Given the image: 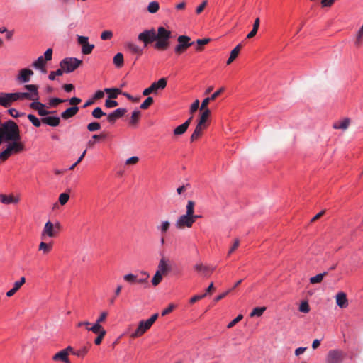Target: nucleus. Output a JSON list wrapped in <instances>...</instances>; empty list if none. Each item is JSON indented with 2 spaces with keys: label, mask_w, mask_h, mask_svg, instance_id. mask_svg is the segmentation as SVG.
<instances>
[{
  "label": "nucleus",
  "mask_w": 363,
  "mask_h": 363,
  "mask_svg": "<svg viewBox=\"0 0 363 363\" xmlns=\"http://www.w3.org/2000/svg\"><path fill=\"white\" fill-rule=\"evenodd\" d=\"M266 311V307H257L255 308L250 313V317L261 316L263 313Z\"/></svg>",
  "instance_id": "nucleus-39"
},
{
  "label": "nucleus",
  "mask_w": 363,
  "mask_h": 363,
  "mask_svg": "<svg viewBox=\"0 0 363 363\" xmlns=\"http://www.w3.org/2000/svg\"><path fill=\"white\" fill-rule=\"evenodd\" d=\"M77 43L82 45V52L84 55L90 54L94 48V45L89 44V38L86 36L77 35Z\"/></svg>",
  "instance_id": "nucleus-10"
},
{
  "label": "nucleus",
  "mask_w": 363,
  "mask_h": 363,
  "mask_svg": "<svg viewBox=\"0 0 363 363\" xmlns=\"http://www.w3.org/2000/svg\"><path fill=\"white\" fill-rule=\"evenodd\" d=\"M6 148L0 152V161L4 162L12 155L21 152L25 149V145L21 140L7 141Z\"/></svg>",
  "instance_id": "nucleus-3"
},
{
  "label": "nucleus",
  "mask_w": 363,
  "mask_h": 363,
  "mask_svg": "<svg viewBox=\"0 0 363 363\" xmlns=\"http://www.w3.org/2000/svg\"><path fill=\"white\" fill-rule=\"evenodd\" d=\"M65 101H66V100L61 99L59 98H52L49 100L48 104L50 107H56L60 104L65 102Z\"/></svg>",
  "instance_id": "nucleus-47"
},
{
  "label": "nucleus",
  "mask_w": 363,
  "mask_h": 363,
  "mask_svg": "<svg viewBox=\"0 0 363 363\" xmlns=\"http://www.w3.org/2000/svg\"><path fill=\"white\" fill-rule=\"evenodd\" d=\"M152 325L148 320L140 321L136 330L131 335V337L135 338L143 335L147 330H149Z\"/></svg>",
  "instance_id": "nucleus-12"
},
{
  "label": "nucleus",
  "mask_w": 363,
  "mask_h": 363,
  "mask_svg": "<svg viewBox=\"0 0 363 363\" xmlns=\"http://www.w3.org/2000/svg\"><path fill=\"white\" fill-rule=\"evenodd\" d=\"M328 275L327 272L320 273L314 277L310 278V283L312 284L320 283L323 278Z\"/></svg>",
  "instance_id": "nucleus-31"
},
{
  "label": "nucleus",
  "mask_w": 363,
  "mask_h": 363,
  "mask_svg": "<svg viewBox=\"0 0 363 363\" xmlns=\"http://www.w3.org/2000/svg\"><path fill=\"white\" fill-rule=\"evenodd\" d=\"M126 112L127 110L125 108H117L114 111L108 115L107 120L111 123H114L117 119L123 117Z\"/></svg>",
  "instance_id": "nucleus-15"
},
{
  "label": "nucleus",
  "mask_w": 363,
  "mask_h": 363,
  "mask_svg": "<svg viewBox=\"0 0 363 363\" xmlns=\"http://www.w3.org/2000/svg\"><path fill=\"white\" fill-rule=\"evenodd\" d=\"M177 41L178 44L174 48V51L177 55L183 53L194 43L191 42V38L187 35H179L177 38Z\"/></svg>",
  "instance_id": "nucleus-9"
},
{
  "label": "nucleus",
  "mask_w": 363,
  "mask_h": 363,
  "mask_svg": "<svg viewBox=\"0 0 363 363\" xmlns=\"http://www.w3.org/2000/svg\"><path fill=\"white\" fill-rule=\"evenodd\" d=\"M88 352V348L86 347H83L80 348L79 350L72 352V354L74 355H76L77 357H84L86 353Z\"/></svg>",
  "instance_id": "nucleus-50"
},
{
  "label": "nucleus",
  "mask_w": 363,
  "mask_h": 363,
  "mask_svg": "<svg viewBox=\"0 0 363 363\" xmlns=\"http://www.w3.org/2000/svg\"><path fill=\"white\" fill-rule=\"evenodd\" d=\"M345 357L346 353L342 350H330L327 353L325 363H342Z\"/></svg>",
  "instance_id": "nucleus-6"
},
{
  "label": "nucleus",
  "mask_w": 363,
  "mask_h": 363,
  "mask_svg": "<svg viewBox=\"0 0 363 363\" xmlns=\"http://www.w3.org/2000/svg\"><path fill=\"white\" fill-rule=\"evenodd\" d=\"M30 108L36 111L40 116H46L49 114L55 113V111H47L45 108V105L37 101H33L30 104Z\"/></svg>",
  "instance_id": "nucleus-11"
},
{
  "label": "nucleus",
  "mask_w": 363,
  "mask_h": 363,
  "mask_svg": "<svg viewBox=\"0 0 363 363\" xmlns=\"http://www.w3.org/2000/svg\"><path fill=\"white\" fill-rule=\"evenodd\" d=\"M350 122V121L349 118H345L342 121L335 122L333 124V127L335 129H342L343 130H345L348 128Z\"/></svg>",
  "instance_id": "nucleus-27"
},
{
  "label": "nucleus",
  "mask_w": 363,
  "mask_h": 363,
  "mask_svg": "<svg viewBox=\"0 0 363 363\" xmlns=\"http://www.w3.org/2000/svg\"><path fill=\"white\" fill-rule=\"evenodd\" d=\"M0 135L6 142L21 139L18 125L11 120L0 125Z\"/></svg>",
  "instance_id": "nucleus-2"
},
{
  "label": "nucleus",
  "mask_w": 363,
  "mask_h": 363,
  "mask_svg": "<svg viewBox=\"0 0 363 363\" xmlns=\"http://www.w3.org/2000/svg\"><path fill=\"white\" fill-rule=\"evenodd\" d=\"M79 111V107L77 106H72L66 109L61 113V117L65 119H69L73 116H74L77 112Z\"/></svg>",
  "instance_id": "nucleus-22"
},
{
  "label": "nucleus",
  "mask_w": 363,
  "mask_h": 363,
  "mask_svg": "<svg viewBox=\"0 0 363 363\" xmlns=\"http://www.w3.org/2000/svg\"><path fill=\"white\" fill-rule=\"evenodd\" d=\"M105 106L107 108H113L118 106V102L114 100L107 99L105 102Z\"/></svg>",
  "instance_id": "nucleus-62"
},
{
  "label": "nucleus",
  "mask_w": 363,
  "mask_h": 363,
  "mask_svg": "<svg viewBox=\"0 0 363 363\" xmlns=\"http://www.w3.org/2000/svg\"><path fill=\"white\" fill-rule=\"evenodd\" d=\"M24 88L29 91V92H16L13 93L14 96V101L18 99H28L31 101H37L39 99L38 95V86L35 84H28L25 85Z\"/></svg>",
  "instance_id": "nucleus-4"
},
{
  "label": "nucleus",
  "mask_w": 363,
  "mask_h": 363,
  "mask_svg": "<svg viewBox=\"0 0 363 363\" xmlns=\"http://www.w3.org/2000/svg\"><path fill=\"white\" fill-rule=\"evenodd\" d=\"M141 116V113L140 111H134L133 113H132V116H131V118H130V123L131 125H135L136 123H138L139 119H140V117Z\"/></svg>",
  "instance_id": "nucleus-38"
},
{
  "label": "nucleus",
  "mask_w": 363,
  "mask_h": 363,
  "mask_svg": "<svg viewBox=\"0 0 363 363\" xmlns=\"http://www.w3.org/2000/svg\"><path fill=\"white\" fill-rule=\"evenodd\" d=\"M336 303L341 308H345L347 306V298L345 293L340 292L336 295Z\"/></svg>",
  "instance_id": "nucleus-21"
},
{
  "label": "nucleus",
  "mask_w": 363,
  "mask_h": 363,
  "mask_svg": "<svg viewBox=\"0 0 363 363\" xmlns=\"http://www.w3.org/2000/svg\"><path fill=\"white\" fill-rule=\"evenodd\" d=\"M86 150H84L82 154L80 155V157L78 158V160H76V162L74 163L70 167H69V170H73L74 169V168L77 167V165L78 164H79L82 160H83V158L84 157L85 155H86Z\"/></svg>",
  "instance_id": "nucleus-58"
},
{
  "label": "nucleus",
  "mask_w": 363,
  "mask_h": 363,
  "mask_svg": "<svg viewBox=\"0 0 363 363\" xmlns=\"http://www.w3.org/2000/svg\"><path fill=\"white\" fill-rule=\"evenodd\" d=\"M43 123L48 125L52 127L58 126L60 123V118L57 116H43L41 118Z\"/></svg>",
  "instance_id": "nucleus-18"
},
{
  "label": "nucleus",
  "mask_w": 363,
  "mask_h": 363,
  "mask_svg": "<svg viewBox=\"0 0 363 363\" xmlns=\"http://www.w3.org/2000/svg\"><path fill=\"white\" fill-rule=\"evenodd\" d=\"M167 79L163 77L157 82H153L149 87L145 89L143 91V96H149L151 94H157L159 90H162L167 86Z\"/></svg>",
  "instance_id": "nucleus-7"
},
{
  "label": "nucleus",
  "mask_w": 363,
  "mask_h": 363,
  "mask_svg": "<svg viewBox=\"0 0 363 363\" xmlns=\"http://www.w3.org/2000/svg\"><path fill=\"white\" fill-rule=\"evenodd\" d=\"M242 47V44L240 43L231 51L230 57L227 60V65H230L237 58Z\"/></svg>",
  "instance_id": "nucleus-26"
},
{
  "label": "nucleus",
  "mask_w": 363,
  "mask_h": 363,
  "mask_svg": "<svg viewBox=\"0 0 363 363\" xmlns=\"http://www.w3.org/2000/svg\"><path fill=\"white\" fill-rule=\"evenodd\" d=\"M194 269L201 273L203 276L207 277L208 273L211 272L213 269H210L209 267L203 265L202 263H198L195 264Z\"/></svg>",
  "instance_id": "nucleus-24"
},
{
  "label": "nucleus",
  "mask_w": 363,
  "mask_h": 363,
  "mask_svg": "<svg viewBox=\"0 0 363 363\" xmlns=\"http://www.w3.org/2000/svg\"><path fill=\"white\" fill-rule=\"evenodd\" d=\"M65 71L62 67L60 69H57L56 71L51 72L48 76V79L50 80H55L56 76H62Z\"/></svg>",
  "instance_id": "nucleus-45"
},
{
  "label": "nucleus",
  "mask_w": 363,
  "mask_h": 363,
  "mask_svg": "<svg viewBox=\"0 0 363 363\" xmlns=\"http://www.w3.org/2000/svg\"><path fill=\"white\" fill-rule=\"evenodd\" d=\"M194 206L195 202L193 201H188L186 204V211L185 215L191 216H197V215L194 214Z\"/></svg>",
  "instance_id": "nucleus-33"
},
{
  "label": "nucleus",
  "mask_w": 363,
  "mask_h": 363,
  "mask_svg": "<svg viewBox=\"0 0 363 363\" xmlns=\"http://www.w3.org/2000/svg\"><path fill=\"white\" fill-rule=\"evenodd\" d=\"M33 75V72L30 69H22L20 70L17 77V80L21 83H26L30 81V77Z\"/></svg>",
  "instance_id": "nucleus-16"
},
{
  "label": "nucleus",
  "mask_w": 363,
  "mask_h": 363,
  "mask_svg": "<svg viewBox=\"0 0 363 363\" xmlns=\"http://www.w3.org/2000/svg\"><path fill=\"white\" fill-rule=\"evenodd\" d=\"M52 360L54 361H62L65 363H70V361L68 358V353L65 350H61L56 353L52 357Z\"/></svg>",
  "instance_id": "nucleus-23"
},
{
  "label": "nucleus",
  "mask_w": 363,
  "mask_h": 363,
  "mask_svg": "<svg viewBox=\"0 0 363 363\" xmlns=\"http://www.w3.org/2000/svg\"><path fill=\"white\" fill-rule=\"evenodd\" d=\"M172 38L170 30L163 26H160L156 32L155 29L146 30L138 35V40L144 43V46L157 41L155 48L160 50H165L169 46V39Z\"/></svg>",
  "instance_id": "nucleus-1"
},
{
  "label": "nucleus",
  "mask_w": 363,
  "mask_h": 363,
  "mask_svg": "<svg viewBox=\"0 0 363 363\" xmlns=\"http://www.w3.org/2000/svg\"><path fill=\"white\" fill-rule=\"evenodd\" d=\"M9 114H10L12 117H13V118H18V117H20V116H23V115H24V113L18 112V111L16 109H15V108H10V109L9 110Z\"/></svg>",
  "instance_id": "nucleus-60"
},
{
  "label": "nucleus",
  "mask_w": 363,
  "mask_h": 363,
  "mask_svg": "<svg viewBox=\"0 0 363 363\" xmlns=\"http://www.w3.org/2000/svg\"><path fill=\"white\" fill-rule=\"evenodd\" d=\"M19 201V199L15 197L13 195H6L4 194H0V202L4 204H11V203H17Z\"/></svg>",
  "instance_id": "nucleus-20"
},
{
  "label": "nucleus",
  "mask_w": 363,
  "mask_h": 363,
  "mask_svg": "<svg viewBox=\"0 0 363 363\" xmlns=\"http://www.w3.org/2000/svg\"><path fill=\"white\" fill-rule=\"evenodd\" d=\"M362 40H363V33L358 32L357 34L355 45L358 47L360 46L362 43Z\"/></svg>",
  "instance_id": "nucleus-64"
},
{
  "label": "nucleus",
  "mask_w": 363,
  "mask_h": 363,
  "mask_svg": "<svg viewBox=\"0 0 363 363\" xmlns=\"http://www.w3.org/2000/svg\"><path fill=\"white\" fill-rule=\"evenodd\" d=\"M162 274L159 273L158 272H156L155 274L154 275L152 279V284L154 286H157L162 280Z\"/></svg>",
  "instance_id": "nucleus-44"
},
{
  "label": "nucleus",
  "mask_w": 363,
  "mask_h": 363,
  "mask_svg": "<svg viewBox=\"0 0 363 363\" xmlns=\"http://www.w3.org/2000/svg\"><path fill=\"white\" fill-rule=\"evenodd\" d=\"M108 315V313L106 311H104L101 313L100 316L96 320V323L101 325V323L104 322L106 317Z\"/></svg>",
  "instance_id": "nucleus-63"
},
{
  "label": "nucleus",
  "mask_w": 363,
  "mask_h": 363,
  "mask_svg": "<svg viewBox=\"0 0 363 363\" xmlns=\"http://www.w3.org/2000/svg\"><path fill=\"white\" fill-rule=\"evenodd\" d=\"M82 60L77 58L67 57L60 62V66L62 67V69H63L65 72L69 73L77 69L79 66L82 65Z\"/></svg>",
  "instance_id": "nucleus-5"
},
{
  "label": "nucleus",
  "mask_w": 363,
  "mask_h": 363,
  "mask_svg": "<svg viewBox=\"0 0 363 363\" xmlns=\"http://www.w3.org/2000/svg\"><path fill=\"white\" fill-rule=\"evenodd\" d=\"M196 219L197 216H191L184 214L178 218L175 223V226L178 229L189 228L192 227Z\"/></svg>",
  "instance_id": "nucleus-8"
},
{
  "label": "nucleus",
  "mask_w": 363,
  "mask_h": 363,
  "mask_svg": "<svg viewBox=\"0 0 363 363\" xmlns=\"http://www.w3.org/2000/svg\"><path fill=\"white\" fill-rule=\"evenodd\" d=\"M206 128V127H204L203 125H201L200 124H197L194 133L191 135V142H194L198 140L202 135L203 130Z\"/></svg>",
  "instance_id": "nucleus-25"
},
{
  "label": "nucleus",
  "mask_w": 363,
  "mask_h": 363,
  "mask_svg": "<svg viewBox=\"0 0 363 363\" xmlns=\"http://www.w3.org/2000/svg\"><path fill=\"white\" fill-rule=\"evenodd\" d=\"M104 91L108 94L109 99H116L118 94H122L121 90L117 88H106L104 89Z\"/></svg>",
  "instance_id": "nucleus-29"
},
{
  "label": "nucleus",
  "mask_w": 363,
  "mask_h": 363,
  "mask_svg": "<svg viewBox=\"0 0 363 363\" xmlns=\"http://www.w3.org/2000/svg\"><path fill=\"white\" fill-rule=\"evenodd\" d=\"M27 117L35 127L38 128L40 126L42 121L41 120H39L36 116L33 114H28Z\"/></svg>",
  "instance_id": "nucleus-41"
},
{
  "label": "nucleus",
  "mask_w": 363,
  "mask_h": 363,
  "mask_svg": "<svg viewBox=\"0 0 363 363\" xmlns=\"http://www.w3.org/2000/svg\"><path fill=\"white\" fill-rule=\"evenodd\" d=\"M106 333V330H103L100 333V334L98 335V336L96 337V339L94 340V343L96 345H99L101 343Z\"/></svg>",
  "instance_id": "nucleus-56"
},
{
  "label": "nucleus",
  "mask_w": 363,
  "mask_h": 363,
  "mask_svg": "<svg viewBox=\"0 0 363 363\" xmlns=\"http://www.w3.org/2000/svg\"><path fill=\"white\" fill-rule=\"evenodd\" d=\"M243 318V315L240 314L235 319H233L231 322H230L228 325V328H231L235 326L238 322H240Z\"/></svg>",
  "instance_id": "nucleus-54"
},
{
  "label": "nucleus",
  "mask_w": 363,
  "mask_h": 363,
  "mask_svg": "<svg viewBox=\"0 0 363 363\" xmlns=\"http://www.w3.org/2000/svg\"><path fill=\"white\" fill-rule=\"evenodd\" d=\"M21 287L19 286V284H16V282L14 283V285H13V289H11V290H9V291H7L6 293V296L8 297H11L12 296H13L15 294V293L20 289Z\"/></svg>",
  "instance_id": "nucleus-57"
},
{
  "label": "nucleus",
  "mask_w": 363,
  "mask_h": 363,
  "mask_svg": "<svg viewBox=\"0 0 363 363\" xmlns=\"http://www.w3.org/2000/svg\"><path fill=\"white\" fill-rule=\"evenodd\" d=\"M52 50L51 48H48L46 50V51L44 53V59L46 61H50L52 60Z\"/></svg>",
  "instance_id": "nucleus-61"
},
{
  "label": "nucleus",
  "mask_w": 363,
  "mask_h": 363,
  "mask_svg": "<svg viewBox=\"0 0 363 363\" xmlns=\"http://www.w3.org/2000/svg\"><path fill=\"white\" fill-rule=\"evenodd\" d=\"M101 128V125L98 122H92L88 124L87 129L90 132L99 130Z\"/></svg>",
  "instance_id": "nucleus-46"
},
{
  "label": "nucleus",
  "mask_w": 363,
  "mask_h": 363,
  "mask_svg": "<svg viewBox=\"0 0 363 363\" xmlns=\"http://www.w3.org/2000/svg\"><path fill=\"white\" fill-rule=\"evenodd\" d=\"M187 123H183L179 126H177L174 130V134L175 135H181L184 134L187 130Z\"/></svg>",
  "instance_id": "nucleus-36"
},
{
  "label": "nucleus",
  "mask_w": 363,
  "mask_h": 363,
  "mask_svg": "<svg viewBox=\"0 0 363 363\" xmlns=\"http://www.w3.org/2000/svg\"><path fill=\"white\" fill-rule=\"evenodd\" d=\"M113 62L116 67L118 68L123 67L124 64L123 55L121 52L117 53L113 57Z\"/></svg>",
  "instance_id": "nucleus-30"
},
{
  "label": "nucleus",
  "mask_w": 363,
  "mask_h": 363,
  "mask_svg": "<svg viewBox=\"0 0 363 363\" xmlns=\"http://www.w3.org/2000/svg\"><path fill=\"white\" fill-rule=\"evenodd\" d=\"M123 279L129 283H135L137 282V276L133 274H128L123 276Z\"/></svg>",
  "instance_id": "nucleus-49"
},
{
  "label": "nucleus",
  "mask_w": 363,
  "mask_h": 363,
  "mask_svg": "<svg viewBox=\"0 0 363 363\" xmlns=\"http://www.w3.org/2000/svg\"><path fill=\"white\" fill-rule=\"evenodd\" d=\"M52 244H48L44 242H41L39 245V250H42L44 254L48 253L52 249Z\"/></svg>",
  "instance_id": "nucleus-40"
},
{
  "label": "nucleus",
  "mask_w": 363,
  "mask_h": 363,
  "mask_svg": "<svg viewBox=\"0 0 363 363\" xmlns=\"http://www.w3.org/2000/svg\"><path fill=\"white\" fill-rule=\"evenodd\" d=\"M113 35L111 30H104L101 34V38L103 40H110L113 37Z\"/></svg>",
  "instance_id": "nucleus-51"
},
{
  "label": "nucleus",
  "mask_w": 363,
  "mask_h": 363,
  "mask_svg": "<svg viewBox=\"0 0 363 363\" xmlns=\"http://www.w3.org/2000/svg\"><path fill=\"white\" fill-rule=\"evenodd\" d=\"M203 112L201 114L198 124L203 125L207 128V120L211 115V111L209 109L202 110Z\"/></svg>",
  "instance_id": "nucleus-28"
},
{
  "label": "nucleus",
  "mask_w": 363,
  "mask_h": 363,
  "mask_svg": "<svg viewBox=\"0 0 363 363\" xmlns=\"http://www.w3.org/2000/svg\"><path fill=\"white\" fill-rule=\"evenodd\" d=\"M86 330H89V331H91L93 332L95 334H100V333L103 330H105L102 326L97 323H95L92 326H89V327H87L86 328Z\"/></svg>",
  "instance_id": "nucleus-35"
},
{
  "label": "nucleus",
  "mask_w": 363,
  "mask_h": 363,
  "mask_svg": "<svg viewBox=\"0 0 363 363\" xmlns=\"http://www.w3.org/2000/svg\"><path fill=\"white\" fill-rule=\"evenodd\" d=\"M170 270L171 268L168 264V261L165 258H162L160 260L157 272L162 275H166Z\"/></svg>",
  "instance_id": "nucleus-19"
},
{
  "label": "nucleus",
  "mask_w": 363,
  "mask_h": 363,
  "mask_svg": "<svg viewBox=\"0 0 363 363\" xmlns=\"http://www.w3.org/2000/svg\"><path fill=\"white\" fill-rule=\"evenodd\" d=\"M239 245L240 240L238 239H235L233 246L228 252V256H230L239 247Z\"/></svg>",
  "instance_id": "nucleus-59"
},
{
  "label": "nucleus",
  "mask_w": 363,
  "mask_h": 363,
  "mask_svg": "<svg viewBox=\"0 0 363 363\" xmlns=\"http://www.w3.org/2000/svg\"><path fill=\"white\" fill-rule=\"evenodd\" d=\"M92 116L96 119L101 118L102 116H106V113L102 111L100 107H96L92 111Z\"/></svg>",
  "instance_id": "nucleus-42"
},
{
  "label": "nucleus",
  "mask_w": 363,
  "mask_h": 363,
  "mask_svg": "<svg viewBox=\"0 0 363 363\" xmlns=\"http://www.w3.org/2000/svg\"><path fill=\"white\" fill-rule=\"evenodd\" d=\"M69 198V196L67 193H62L59 196V202L61 205H65L67 203Z\"/></svg>",
  "instance_id": "nucleus-52"
},
{
  "label": "nucleus",
  "mask_w": 363,
  "mask_h": 363,
  "mask_svg": "<svg viewBox=\"0 0 363 363\" xmlns=\"http://www.w3.org/2000/svg\"><path fill=\"white\" fill-rule=\"evenodd\" d=\"M299 311L302 313H308L310 311V306L306 301H303L301 303L299 306Z\"/></svg>",
  "instance_id": "nucleus-53"
},
{
  "label": "nucleus",
  "mask_w": 363,
  "mask_h": 363,
  "mask_svg": "<svg viewBox=\"0 0 363 363\" xmlns=\"http://www.w3.org/2000/svg\"><path fill=\"white\" fill-rule=\"evenodd\" d=\"M160 9V4L157 1H151L147 6V11L150 13H155Z\"/></svg>",
  "instance_id": "nucleus-34"
},
{
  "label": "nucleus",
  "mask_w": 363,
  "mask_h": 363,
  "mask_svg": "<svg viewBox=\"0 0 363 363\" xmlns=\"http://www.w3.org/2000/svg\"><path fill=\"white\" fill-rule=\"evenodd\" d=\"M209 41H210L209 38L198 39L196 40V43H197L198 46L196 47V50L197 51H201L202 46L206 45Z\"/></svg>",
  "instance_id": "nucleus-48"
},
{
  "label": "nucleus",
  "mask_w": 363,
  "mask_h": 363,
  "mask_svg": "<svg viewBox=\"0 0 363 363\" xmlns=\"http://www.w3.org/2000/svg\"><path fill=\"white\" fill-rule=\"evenodd\" d=\"M170 228V223L167 220L162 221L161 224L157 227V230L160 231L162 234L165 233Z\"/></svg>",
  "instance_id": "nucleus-37"
},
{
  "label": "nucleus",
  "mask_w": 363,
  "mask_h": 363,
  "mask_svg": "<svg viewBox=\"0 0 363 363\" xmlns=\"http://www.w3.org/2000/svg\"><path fill=\"white\" fill-rule=\"evenodd\" d=\"M14 95L13 93H0V105L8 107L14 101Z\"/></svg>",
  "instance_id": "nucleus-14"
},
{
  "label": "nucleus",
  "mask_w": 363,
  "mask_h": 363,
  "mask_svg": "<svg viewBox=\"0 0 363 363\" xmlns=\"http://www.w3.org/2000/svg\"><path fill=\"white\" fill-rule=\"evenodd\" d=\"M46 60L44 59L43 56H39L38 59L33 62L32 66L36 68H43V67H45Z\"/></svg>",
  "instance_id": "nucleus-32"
},
{
  "label": "nucleus",
  "mask_w": 363,
  "mask_h": 363,
  "mask_svg": "<svg viewBox=\"0 0 363 363\" xmlns=\"http://www.w3.org/2000/svg\"><path fill=\"white\" fill-rule=\"evenodd\" d=\"M153 99L150 96H148L140 105V108L145 110L147 109L152 104Z\"/></svg>",
  "instance_id": "nucleus-43"
},
{
  "label": "nucleus",
  "mask_w": 363,
  "mask_h": 363,
  "mask_svg": "<svg viewBox=\"0 0 363 363\" xmlns=\"http://www.w3.org/2000/svg\"><path fill=\"white\" fill-rule=\"evenodd\" d=\"M125 48L132 54L136 55L137 57L143 54V50L132 42H127L125 43Z\"/></svg>",
  "instance_id": "nucleus-17"
},
{
  "label": "nucleus",
  "mask_w": 363,
  "mask_h": 363,
  "mask_svg": "<svg viewBox=\"0 0 363 363\" xmlns=\"http://www.w3.org/2000/svg\"><path fill=\"white\" fill-rule=\"evenodd\" d=\"M57 233L55 227L50 221H48L44 226L43 230L41 234L42 239H45L46 236L53 238Z\"/></svg>",
  "instance_id": "nucleus-13"
},
{
  "label": "nucleus",
  "mask_w": 363,
  "mask_h": 363,
  "mask_svg": "<svg viewBox=\"0 0 363 363\" xmlns=\"http://www.w3.org/2000/svg\"><path fill=\"white\" fill-rule=\"evenodd\" d=\"M138 161H139L138 157L133 156L126 160L125 164L126 165H134V164H137L138 162Z\"/></svg>",
  "instance_id": "nucleus-55"
}]
</instances>
